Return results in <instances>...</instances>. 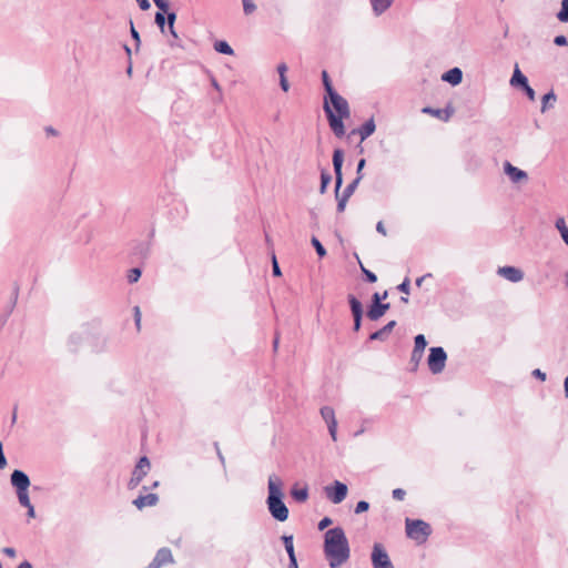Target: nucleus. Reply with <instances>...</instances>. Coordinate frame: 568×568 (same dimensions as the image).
<instances>
[{
    "label": "nucleus",
    "mask_w": 568,
    "mask_h": 568,
    "mask_svg": "<svg viewBox=\"0 0 568 568\" xmlns=\"http://www.w3.org/2000/svg\"><path fill=\"white\" fill-rule=\"evenodd\" d=\"M324 554L331 568H338L348 560L349 544L343 528L334 527L325 532Z\"/></svg>",
    "instance_id": "nucleus-1"
},
{
    "label": "nucleus",
    "mask_w": 568,
    "mask_h": 568,
    "mask_svg": "<svg viewBox=\"0 0 568 568\" xmlns=\"http://www.w3.org/2000/svg\"><path fill=\"white\" fill-rule=\"evenodd\" d=\"M283 481L276 475H271L267 481L268 496L266 499L267 508L272 517L278 521H285L288 518V509L283 501Z\"/></svg>",
    "instance_id": "nucleus-2"
},
{
    "label": "nucleus",
    "mask_w": 568,
    "mask_h": 568,
    "mask_svg": "<svg viewBox=\"0 0 568 568\" xmlns=\"http://www.w3.org/2000/svg\"><path fill=\"white\" fill-rule=\"evenodd\" d=\"M10 483L16 488L19 504L28 508V516L34 517L36 509L30 501L28 488L31 485L29 476L19 469L13 470L10 476Z\"/></svg>",
    "instance_id": "nucleus-3"
},
{
    "label": "nucleus",
    "mask_w": 568,
    "mask_h": 568,
    "mask_svg": "<svg viewBox=\"0 0 568 568\" xmlns=\"http://www.w3.org/2000/svg\"><path fill=\"white\" fill-rule=\"evenodd\" d=\"M405 525L407 536L418 544L425 542L432 534L429 524L424 520L406 518Z\"/></svg>",
    "instance_id": "nucleus-4"
},
{
    "label": "nucleus",
    "mask_w": 568,
    "mask_h": 568,
    "mask_svg": "<svg viewBox=\"0 0 568 568\" xmlns=\"http://www.w3.org/2000/svg\"><path fill=\"white\" fill-rule=\"evenodd\" d=\"M447 361V354L440 346L432 347L427 358V365L433 374H439L444 371Z\"/></svg>",
    "instance_id": "nucleus-5"
},
{
    "label": "nucleus",
    "mask_w": 568,
    "mask_h": 568,
    "mask_svg": "<svg viewBox=\"0 0 568 568\" xmlns=\"http://www.w3.org/2000/svg\"><path fill=\"white\" fill-rule=\"evenodd\" d=\"M324 112L327 116L328 124L333 133L337 138H342L345 135V126L343 123V116H337L335 112L332 110L331 104L328 103L327 99L324 98V104H323Z\"/></svg>",
    "instance_id": "nucleus-6"
},
{
    "label": "nucleus",
    "mask_w": 568,
    "mask_h": 568,
    "mask_svg": "<svg viewBox=\"0 0 568 568\" xmlns=\"http://www.w3.org/2000/svg\"><path fill=\"white\" fill-rule=\"evenodd\" d=\"M150 467L151 465L149 458L146 456H142L132 471V476L128 483V488H136L139 484L142 481V479L146 476L148 471L150 470Z\"/></svg>",
    "instance_id": "nucleus-7"
},
{
    "label": "nucleus",
    "mask_w": 568,
    "mask_h": 568,
    "mask_svg": "<svg viewBox=\"0 0 568 568\" xmlns=\"http://www.w3.org/2000/svg\"><path fill=\"white\" fill-rule=\"evenodd\" d=\"M347 486L338 480L325 487V495L333 504H341L347 496Z\"/></svg>",
    "instance_id": "nucleus-8"
},
{
    "label": "nucleus",
    "mask_w": 568,
    "mask_h": 568,
    "mask_svg": "<svg viewBox=\"0 0 568 568\" xmlns=\"http://www.w3.org/2000/svg\"><path fill=\"white\" fill-rule=\"evenodd\" d=\"M327 99V101L329 100L328 103L332 104V110L334 111L335 110V114L337 116H343V118H349L351 116V110H349V105H348V102L345 98H343L341 94H338L337 92L328 95V97H325Z\"/></svg>",
    "instance_id": "nucleus-9"
},
{
    "label": "nucleus",
    "mask_w": 568,
    "mask_h": 568,
    "mask_svg": "<svg viewBox=\"0 0 568 568\" xmlns=\"http://www.w3.org/2000/svg\"><path fill=\"white\" fill-rule=\"evenodd\" d=\"M321 416L326 422L329 435L334 442L337 439V420L335 418V412L329 406H323L321 408Z\"/></svg>",
    "instance_id": "nucleus-10"
},
{
    "label": "nucleus",
    "mask_w": 568,
    "mask_h": 568,
    "mask_svg": "<svg viewBox=\"0 0 568 568\" xmlns=\"http://www.w3.org/2000/svg\"><path fill=\"white\" fill-rule=\"evenodd\" d=\"M347 300H348L351 312H352V315L354 318V327L353 328L355 332H358L361 329V325H362L363 305L359 302V300L353 294H349L347 296Z\"/></svg>",
    "instance_id": "nucleus-11"
},
{
    "label": "nucleus",
    "mask_w": 568,
    "mask_h": 568,
    "mask_svg": "<svg viewBox=\"0 0 568 568\" xmlns=\"http://www.w3.org/2000/svg\"><path fill=\"white\" fill-rule=\"evenodd\" d=\"M173 555L170 548L163 547L160 548L152 561L149 564V568H161L162 566L166 564L173 562Z\"/></svg>",
    "instance_id": "nucleus-12"
},
{
    "label": "nucleus",
    "mask_w": 568,
    "mask_h": 568,
    "mask_svg": "<svg viewBox=\"0 0 568 568\" xmlns=\"http://www.w3.org/2000/svg\"><path fill=\"white\" fill-rule=\"evenodd\" d=\"M343 161H344L343 150L335 149L334 153H333V166H334V173H335V184L337 186V190H339L343 184V174H342Z\"/></svg>",
    "instance_id": "nucleus-13"
},
{
    "label": "nucleus",
    "mask_w": 568,
    "mask_h": 568,
    "mask_svg": "<svg viewBox=\"0 0 568 568\" xmlns=\"http://www.w3.org/2000/svg\"><path fill=\"white\" fill-rule=\"evenodd\" d=\"M389 562H392V561L389 559V556H388L387 551L385 550V548L383 547L382 544L376 542L373 546V551H372V564H373V567H377V566H381V565H386V564H389Z\"/></svg>",
    "instance_id": "nucleus-14"
},
{
    "label": "nucleus",
    "mask_w": 568,
    "mask_h": 568,
    "mask_svg": "<svg viewBox=\"0 0 568 568\" xmlns=\"http://www.w3.org/2000/svg\"><path fill=\"white\" fill-rule=\"evenodd\" d=\"M497 273L511 283H518L524 278V272L515 266L499 267Z\"/></svg>",
    "instance_id": "nucleus-15"
},
{
    "label": "nucleus",
    "mask_w": 568,
    "mask_h": 568,
    "mask_svg": "<svg viewBox=\"0 0 568 568\" xmlns=\"http://www.w3.org/2000/svg\"><path fill=\"white\" fill-rule=\"evenodd\" d=\"M504 172L508 175V178L514 183H518L523 180H527L528 175L525 171L514 166L510 162L506 161L504 163Z\"/></svg>",
    "instance_id": "nucleus-16"
},
{
    "label": "nucleus",
    "mask_w": 568,
    "mask_h": 568,
    "mask_svg": "<svg viewBox=\"0 0 568 568\" xmlns=\"http://www.w3.org/2000/svg\"><path fill=\"white\" fill-rule=\"evenodd\" d=\"M389 303H372L367 311V317L371 321H377L389 310Z\"/></svg>",
    "instance_id": "nucleus-17"
},
{
    "label": "nucleus",
    "mask_w": 568,
    "mask_h": 568,
    "mask_svg": "<svg viewBox=\"0 0 568 568\" xmlns=\"http://www.w3.org/2000/svg\"><path fill=\"white\" fill-rule=\"evenodd\" d=\"M422 112L425 114H430V115L446 122L453 115L454 109L450 106H447L445 109H434L430 106H425V108H423Z\"/></svg>",
    "instance_id": "nucleus-18"
},
{
    "label": "nucleus",
    "mask_w": 568,
    "mask_h": 568,
    "mask_svg": "<svg viewBox=\"0 0 568 568\" xmlns=\"http://www.w3.org/2000/svg\"><path fill=\"white\" fill-rule=\"evenodd\" d=\"M159 501V496L156 494H146V495H140L133 500V505L138 509H143L144 507H152L155 506Z\"/></svg>",
    "instance_id": "nucleus-19"
},
{
    "label": "nucleus",
    "mask_w": 568,
    "mask_h": 568,
    "mask_svg": "<svg viewBox=\"0 0 568 568\" xmlns=\"http://www.w3.org/2000/svg\"><path fill=\"white\" fill-rule=\"evenodd\" d=\"M376 130V124L374 118L368 119L362 126L352 131V134L358 133L361 136V141L366 140L371 136Z\"/></svg>",
    "instance_id": "nucleus-20"
},
{
    "label": "nucleus",
    "mask_w": 568,
    "mask_h": 568,
    "mask_svg": "<svg viewBox=\"0 0 568 568\" xmlns=\"http://www.w3.org/2000/svg\"><path fill=\"white\" fill-rule=\"evenodd\" d=\"M442 80L452 85H458L463 81V71L457 67L453 68L442 75Z\"/></svg>",
    "instance_id": "nucleus-21"
},
{
    "label": "nucleus",
    "mask_w": 568,
    "mask_h": 568,
    "mask_svg": "<svg viewBox=\"0 0 568 568\" xmlns=\"http://www.w3.org/2000/svg\"><path fill=\"white\" fill-rule=\"evenodd\" d=\"M395 326H396V321L388 322L381 329L372 333L369 335V341H385Z\"/></svg>",
    "instance_id": "nucleus-22"
},
{
    "label": "nucleus",
    "mask_w": 568,
    "mask_h": 568,
    "mask_svg": "<svg viewBox=\"0 0 568 568\" xmlns=\"http://www.w3.org/2000/svg\"><path fill=\"white\" fill-rule=\"evenodd\" d=\"M510 84L513 87H520V88L527 87V84H528L527 77L521 73L518 65H516V68H515L514 74L510 79Z\"/></svg>",
    "instance_id": "nucleus-23"
},
{
    "label": "nucleus",
    "mask_w": 568,
    "mask_h": 568,
    "mask_svg": "<svg viewBox=\"0 0 568 568\" xmlns=\"http://www.w3.org/2000/svg\"><path fill=\"white\" fill-rule=\"evenodd\" d=\"M371 4L374 13L381 16L392 6V0H371Z\"/></svg>",
    "instance_id": "nucleus-24"
},
{
    "label": "nucleus",
    "mask_w": 568,
    "mask_h": 568,
    "mask_svg": "<svg viewBox=\"0 0 568 568\" xmlns=\"http://www.w3.org/2000/svg\"><path fill=\"white\" fill-rule=\"evenodd\" d=\"M362 179H363V175L356 176V178H355V179H354V180H353V181H352V182H351V183H349V184H348V185L343 190V192H342V193L339 192V195H342V196H345V197L349 199V197L354 194V192H355V190L357 189V186H358V184H359V182H361V180H362Z\"/></svg>",
    "instance_id": "nucleus-25"
},
{
    "label": "nucleus",
    "mask_w": 568,
    "mask_h": 568,
    "mask_svg": "<svg viewBox=\"0 0 568 568\" xmlns=\"http://www.w3.org/2000/svg\"><path fill=\"white\" fill-rule=\"evenodd\" d=\"M214 50L216 52H219V53L227 54V55H232L234 53V51L231 48V45L226 41H224V40L215 41Z\"/></svg>",
    "instance_id": "nucleus-26"
},
{
    "label": "nucleus",
    "mask_w": 568,
    "mask_h": 568,
    "mask_svg": "<svg viewBox=\"0 0 568 568\" xmlns=\"http://www.w3.org/2000/svg\"><path fill=\"white\" fill-rule=\"evenodd\" d=\"M291 495H292V497H293L296 501H298V503H304V501H306V500H307V498H308V489H307V487L300 488V489H297V488H295V487H294V488H292V490H291Z\"/></svg>",
    "instance_id": "nucleus-27"
},
{
    "label": "nucleus",
    "mask_w": 568,
    "mask_h": 568,
    "mask_svg": "<svg viewBox=\"0 0 568 568\" xmlns=\"http://www.w3.org/2000/svg\"><path fill=\"white\" fill-rule=\"evenodd\" d=\"M556 18L562 23H568V0H561V8L556 13Z\"/></svg>",
    "instance_id": "nucleus-28"
},
{
    "label": "nucleus",
    "mask_w": 568,
    "mask_h": 568,
    "mask_svg": "<svg viewBox=\"0 0 568 568\" xmlns=\"http://www.w3.org/2000/svg\"><path fill=\"white\" fill-rule=\"evenodd\" d=\"M557 100V97L556 94L554 93V91H550L548 93H546L544 97H542V105H541V112H546V110L548 109V106H552V103H555Z\"/></svg>",
    "instance_id": "nucleus-29"
},
{
    "label": "nucleus",
    "mask_w": 568,
    "mask_h": 568,
    "mask_svg": "<svg viewBox=\"0 0 568 568\" xmlns=\"http://www.w3.org/2000/svg\"><path fill=\"white\" fill-rule=\"evenodd\" d=\"M282 540L284 542L285 550L288 555V558L296 557L294 551V542H293V536H286L284 535L282 537Z\"/></svg>",
    "instance_id": "nucleus-30"
},
{
    "label": "nucleus",
    "mask_w": 568,
    "mask_h": 568,
    "mask_svg": "<svg viewBox=\"0 0 568 568\" xmlns=\"http://www.w3.org/2000/svg\"><path fill=\"white\" fill-rule=\"evenodd\" d=\"M322 81L327 97L336 92L335 89L333 88L328 73L325 70L322 71Z\"/></svg>",
    "instance_id": "nucleus-31"
},
{
    "label": "nucleus",
    "mask_w": 568,
    "mask_h": 568,
    "mask_svg": "<svg viewBox=\"0 0 568 568\" xmlns=\"http://www.w3.org/2000/svg\"><path fill=\"white\" fill-rule=\"evenodd\" d=\"M427 345L426 338L423 334H418L415 336V345L414 349L415 352H420L424 354L425 347Z\"/></svg>",
    "instance_id": "nucleus-32"
},
{
    "label": "nucleus",
    "mask_w": 568,
    "mask_h": 568,
    "mask_svg": "<svg viewBox=\"0 0 568 568\" xmlns=\"http://www.w3.org/2000/svg\"><path fill=\"white\" fill-rule=\"evenodd\" d=\"M335 197L337 201V212H339V213L344 212L348 199L339 195V190H337L336 185H335Z\"/></svg>",
    "instance_id": "nucleus-33"
},
{
    "label": "nucleus",
    "mask_w": 568,
    "mask_h": 568,
    "mask_svg": "<svg viewBox=\"0 0 568 568\" xmlns=\"http://www.w3.org/2000/svg\"><path fill=\"white\" fill-rule=\"evenodd\" d=\"M423 353L420 352H415L413 351L412 352V355H410V361H409V364L412 365V371H416L422 358H423Z\"/></svg>",
    "instance_id": "nucleus-34"
},
{
    "label": "nucleus",
    "mask_w": 568,
    "mask_h": 568,
    "mask_svg": "<svg viewBox=\"0 0 568 568\" xmlns=\"http://www.w3.org/2000/svg\"><path fill=\"white\" fill-rule=\"evenodd\" d=\"M331 180H332V176H331V174H329V173H327V172H325V171H323V172L321 173V186H320V192H321L322 194H324V193L326 192V187H327V185L329 184Z\"/></svg>",
    "instance_id": "nucleus-35"
},
{
    "label": "nucleus",
    "mask_w": 568,
    "mask_h": 568,
    "mask_svg": "<svg viewBox=\"0 0 568 568\" xmlns=\"http://www.w3.org/2000/svg\"><path fill=\"white\" fill-rule=\"evenodd\" d=\"M311 243L314 246V248L320 257H324L326 255V250L322 245V243L318 241L317 237L313 236L311 240Z\"/></svg>",
    "instance_id": "nucleus-36"
},
{
    "label": "nucleus",
    "mask_w": 568,
    "mask_h": 568,
    "mask_svg": "<svg viewBox=\"0 0 568 568\" xmlns=\"http://www.w3.org/2000/svg\"><path fill=\"white\" fill-rule=\"evenodd\" d=\"M164 13L165 12H163V11L156 12L155 18H154L155 23L158 24V27L160 28V30L162 32H164V28H165V23H166V18H165Z\"/></svg>",
    "instance_id": "nucleus-37"
},
{
    "label": "nucleus",
    "mask_w": 568,
    "mask_h": 568,
    "mask_svg": "<svg viewBox=\"0 0 568 568\" xmlns=\"http://www.w3.org/2000/svg\"><path fill=\"white\" fill-rule=\"evenodd\" d=\"M359 266H361V270L365 276V280L368 282V283H375L377 281V276L371 272L369 270H367L366 267H364V265L359 262Z\"/></svg>",
    "instance_id": "nucleus-38"
},
{
    "label": "nucleus",
    "mask_w": 568,
    "mask_h": 568,
    "mask_svg": "<svg viewBox=\"0 0 568 568\" xmlns=\"http://www.w3.org/2000/svg\"><path fill=\"white\" fill-rule=\"evenodd\" d=\"M141 276V270L139 267L131 268L128 274L129 283H135Z\"/></svg>",
    "instance_id": "nucleus-39"
},
{
    "label": "nucleus",
    "mask_w": 568,
    "mask_h": 568,
    "mask_svg": "<svg viewBox=\"0 0 568 568\" xmlns=\"http://www.w3.org/2000/svg\"><path fill=\"white\" fill-rule=\"evenodd\" d=\"M243 11L245 14H251L256 10V6L252 0H242Z\"/></svg>",
    "instance_id": "nucleus-40"
},
{
    "label": "nucleus",
    "mask_w": 568,
    "mask_h": 568,
    "mask_svg": "<svg viewBox=\"0 0 568 568\" xmlns=\"http://www.w3.org/2000/svg\"><path fill=\"white\" fill-rule=\"evenodd\" d=\"M130 24H131V28H130V32H131V37L133 38V40L135 41V50L138 51L139 48H140V44H141V39H140V34L139 32L136 31V29L134 28L133 26V22L130 21Z\"/></svg>",
    "instance_id": "nucleus-41"
},
{
    "label": "nucleus",
    "mask_w": 568,
    "mask_h": 568,
    "mask_svg": "<svg viewBox=\"0 0 568 568\" xmlns=\"http://www.w3.org/2000/svg\"><path fill=\"white\" fill-rule=\"evenodd\" d=\"M398 291H400L402 293L404 294H409V290H410V282H409V278L406 277L398 286H397Z\"/></svg>",
    "instance_id": "nucleus-42"
},
{
    "label": "nucleus",
    "mask_w": 568,
    "mask_h": 568,
    "mask_svg": "<svg viewBox=\"0 0 568 568\" xmlns=\"http://www.w3.org/2000/svg\"><path fill=\"white\" fill-rule=\"evenodd\" d=\"M368 508H369V504L365 500H361L356 504L355 514H362V513L368 510Z\"/></svg>",
    "instance_id": "nucleus-43"
},
{
    "label": "nucleus",
    "mask_w": 568,
    "mask_h": 568,
    "mask_svg": "<svg viewBox=\"0 0 568 568\" xmlns=\"http://www.w3.org/2000/svg\"><path fill=\"white\" fill-rule=\"evenodd\" d=\"M555 226L559 231L560 235L562 234L564 230H568V226L564 217H558L556 220Z\"/></svg>",
    "instance_id": "nucleus-44"
},
{
    "label": "nucleus",
    "mask_w": 568,
    "mask_h": 568,
    "mask_svg": "<svg viewBox=\"0 0 568 568\" xmlns=\"http://www.w3.org/2000/svg\"><path fill=\"white\" fill-rule=\"evenodd\" d=\"M272 264H273V265H272V272H273V275H274V276H281V274H282V273H281V268H280V266H278V263H277V261H276V256H275V254H274V253H273V255H272Z\"/></svg>",
    "instance_id": "nucleus-45"
},
{
    "label": "nucleus",
    "mask_w": 568,
    "mask_h": 568,
    "mask_svg": "<svg viewBox=\"0 0 568 568\" xmlns=\"http://www.w3.org/2000/svg\"><path fill=\"white\" fill-rule=\"evenodd\" d=\"M392 496L396 500H404L406 496V491L402 488H396L393 490Z\"/></svg>",
    "instance_id": "nucleus-46"
},
{
    "label": "nucleus",
    "mask_w": 568,
    "mask_h": 568,
    "mask_svg": "<svg viewBox=\"0 0 568 568\" xmlns=\"http://www.w3.org/2000/svg\"><path fill=\"white\" fill-rule=\"evenodd\" d=\"M155 6L163 12L169 10V1L168 0H153Z\"/></svg>",
    "instance_id": "nucleus-47"
},
{
    "label": "nucleus",
    "mask_w": 568,
    "mask_h": 568,
    "mask_svg": "<svg viewBox=\"0 0 568 568\" xmlns=\"http://www.w3.org/2000/svg\"><path fill=\"white\" fill-rule=\"evenodd\" d=\"M554 43L558 47H564V45H568V40L565 36L560 34V36L555 37Z\"/></svg>",
    "instance_id": "nucleus-48"
},
{
    "label": "nucleus",
    "mask_w": 568,
    "mask_h": 568,
    "mask_svg": "<svg viewBox=\"0 0 568 568\" xmlns=\"http://www.w3.org/2000/svg\"><path fill=\"white\" fill-rule=\"evenodd\" d=\"M166 13V22H168V27L169 29H172V26H174V22L176 20V13L175 12H165Z\"/></svg>",
    "instance_id": "nucleus-49"
},
{
    "label": "nucleus",
    "mask_w": 568,
    "mask_h": 568,
    "mask_svg": "<svg viewBox=\"0 0 568 568\" xmlns=\"http://www.w3.org/2000/svg\"><path fill=\"white\" fill-rule=\"evenodd\" d=\"M521 89L525 91L526 95L528 97V99L530 101L535 100V97H536L535 90L529 84H527V87H524Z\"/></svg>",
    "instance_id": "nucleus-50"
},
{
    "label": "nucleus",
    "mask_w": 568,
    "mask_h": 568,
    "mask_svg": "<svg viewBox=\"0 0 568 568\" xmlns=\"http://www.w3.org/2000/svg\"><path fill=\"white\" fill-rule=\"evenodd\" d=\"M133 312H134L135 325H136L138 329H140V323H141V311H140V307L139 306H134Z\"/></svg>",
    "instance_id": "nucleus-51"
},
{
    "label": "nucleus",
    "mask_w": 568,
    "mask_h": 568,
    "mask_svg": "<svg viewBox=\"0 0 568 568\" xmlns=\"http://www.w3.org/2000/svg\"><path fill=\"white\" fill-rule=\"evenodd\" d=\"M44 133L47 136H59V131L51 125L44 128Z\"/></svg>",
    "instance_id": "nucleus-52"
},
{
    "label": "nucleus",
    "mask_w": 568,
    "mask_h": 568,
    "mask_svg": "<svg viewBox=\"0 0 568 568\" xmlns=\"http://www.w3.org/2000/svg\"><path fill=\"white\" fill-rule=\"evenodd\" d=\"M387 297V291H385L382 295L379 293H374L372 296L373 303H382V300Z\"/></svg>",
    "instance_id": "nucleus-53"
},
{
    "label": "nucleus",
    "mask_w": 568,
    "mask_h": 568,
    "mask_svg": "<svg viewBox=\"0 0 568 568\" xmlns=\"http://www.w3.org/2000/svg\"><path fill=\"white\" fill-rule=\"evenodd\" d=\"M7 466V458L3 453V446L0 442V469H3Z\"/></svg>",
    "instance_id": "nucleus-54"
},
{
    "label": "nucleus",
    "mask_w": 568,
    "mask_h": 568,
    "mask_svg": "<svg viewBox=\"0 0 568 568\" xmlns=\"http://www.w3.org/2000/svg\"><path fill=\"white\" fill-rule=\"evenodd\" d=\"M332 524V519L328 518V517H324L320 523H318V529L320 530H324L326 527H328L329 525Z\"/></svg>",
    "instance_id": "nucleus-55"
},
{
    "label": "nucleus",
    "mask_w": 568,
    "mask_h": 568,
    "mask_svg": "<svg viewBox=\"0 0 568 568\" xmlns=\"http://www.w3.org/2000/svg\"><path fill=\"white\" fill-rule=\"evenodd\" d=\"M532 376L542 382L546 381V374L544 372H541V369H539V368H536L532 371Z\"/></svg>",
    "instance_id": "nucleus-56"
},
{
    "label": "nucleus",
    "mask_w": 568,
    "mask_h": 568,
    "mask_svg": "<svg viewBox=\"0 0 568 568\" xmlns=\"http://www.w3.org/2000/svg\"><path fill=\"white\" fill-rule=\"evenodd\" d=\"M366 164V161L365 159H361L357 163V169H356V176H359V175H363V169Z\"/></svg>",
    "instance_id": "nucleus-57"
},
{
    "label": "nucleus",
    "mask_w": 568,
    "mask_h": 568,
    "mask_svg": "<svg viewBox=\"0 0 568 568\" xmlns=\"http://www.w3.org/2000/svg\"><path fill=\"white\" fill-rule=\"evenodd\" d=\"M139 7L141 10L145 11L149 10L151 7V3L149 0H136Z\"/></svg>",
    "instance_id": "nucleus-58"
},
{
    "label": "nucleus",
    "mask_w": 568,
    "mask_h": 568,
    "mask_svg": "<svg viewBox=\"0 0 568 568\" xmlns=\"http://www.w3.org/2000/svg\"><path fill=\"white\" fill-rule=\"evenodd\" d=\"M287 65L285 63H280L277 65V72L280 78L286 77Z\"/></svg>",
    "instance_id": "nucleus-59"
},
{
    "label": "nucleus",
    "mask_w": 568,
    "mask_h": 568,
    "mask_svg": "<svg viewBox=\"0 0 568 568\" xmlns=\"http://www.w3.org/2000/svg\"><path fill=\"white\" fill-rule=\"evenodd\" d=\"M280 85L284 92H287L290 89V83L286 77L280 78Z\"/></svg>",
    "instance_id": "nucleus-60"
},
{
    "label": "nucleus",
    "mask_w": 568,
    "mask_h": 568,
    "mask_svg": "<svg viewBox=\"0 0 568 568\" xmlns=\"http://www.w3.org/2000/svg\"><path fill=\"white\" fill-rule=\"evenodd\" d=\"M2 552H3L6 556L11 557V558H14V557H16V554H17V552H16V549H14V548H12V547H4V548L2 549Z\"/></svg>",
    "instance_id": "nucleus-61"
},
{
    "label": "nucleus",
    "mask_w": 568,
    "mask_h": 568,
    "mask_svg": "<svg viewBox=\"0 0 568 568\" xmlns=\"http://www.w3.org/2000/svg\"><path fill=\"white\" fill-rule=\"evenodd\" d=\"M376 231H377L378 233L383 234V235H386V229H385V226H384L383 222H381V221H379V222L376 224Z\"/></svg>",
    "instance_id": "nucleus-62"
},
{
    "label": "nucleus",
    "mask_w": 568,
    "mask_h": 568,
    "mask_svg": "<svg viewBox=\"0 0 568 568\" xmlns=\"http://www.w3.org/2000/svg\"><path fill=\"white\" fill-rule=\"evenodd\" d=\"M288 559H290V562H288L287 568H298L296 557L288 558Z\"/></svg>",
    "instance_id": "nucleus-63"
},
{
    "label": "nucleus",
    "mask_w": 568,
    "mask_h": 568,
    "mask_svg": "<svg viewBox=\"0 0 568 568\" xmlns=\"http://www.w3.org/2000/svg\"><path fill=\"white\" fill-rule=\"evenodd\" d=\"M565 244L568 246V229L562 231V234L560 235Z\"/></svg>",
    "instance_id": "nucleus-64"
}]
</instances>
